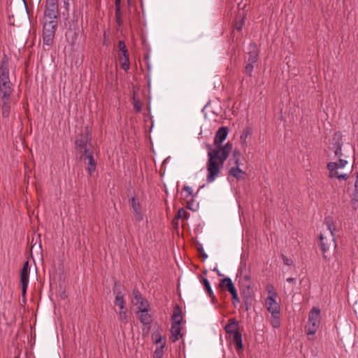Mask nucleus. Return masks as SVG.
Returning <instances> with one entry per match:
<instances>
[{
    "instance_id": "obj_1",
    "label": "nucleus",
    "mask_w": 358,
    "mask_h": 358,
    "mask_svg": "<svg viewBox=\"0 0 358 358\" xmlns=\"http://www.w3.org/2000/svg\"><path fill=\"white\" fill-rule=\"evenodd\" d=\"M228 135L227 127H220L215 133L214 138L215 148L211 145H207L208 160L206 162V182H213L220 176L224 167V164L233 150V145L227 142L224 145L222 143L225 141Z\"/></svg>"
},
{
    "instance_id": "obj_2",
    "label": "nucleus",
    "mask_w": 358,
    "mask_h": 358,
    "mask_svg": "<svg viewBox=\"0 0 358 358\" xmlns=\"http://www.w3.org/2000/svg\"><path fill=\"white\" fill-rule=\"evenodd\" d=\"M13 84L10 80L9 64L7 59L2 60L0 65V101L2 116L8 118L10 112Z\"/></svg>"
},
{
    "instance_id": "obj_3",
    "label": "nucleus",
    "mask_w": 358,
    "mask_h": 358,
    "mask_svg": "<svg viewBox=\"0 0 358 358\" xmlns=\"http://www.w3.org/2000/svg\"><path fill=\"white\" fill-rule=\"evenodd\" d=\"M321 310L319 308L313 307L308 314V322L305 331L308 336H314L320 327Z\"/></svg>"
},
{
    "instance_id": "obj_4",
    "label": "nucleus",
    "mask_w": 358,
    "mask_h": 358,
    "mask_svg": "<svg viewBox=\"0 0 358 358\" xmlns=\"http://www.w3.org/2000/svg\"><path fill=\"white\" fill-rule=\"evenodd\" d=\"M182 311L178 306L174 308L172 315V324H171V339L173 342H176L182 337Z\"/></svg>"
},
{
    "instance_id": "obj_5",
    "label": "nucleus",
    "mask_w": 358,
    "mask_h": 358,
    "mask_svg": "<svg viewBox=\"0 0 358 358\" xmlns=\"http://www.w3.org/2000/svg\"><path fill=\"white\" fill-rule=\"evenodd\" d=\"M57 19H45L43 30V44L48 46L50 45L55 36Z\"/></svg>"
},
{
    "instance_id": "obj_6",
    "label": "nucleus",
    "mask_w": 358,
    "mask_h": 358,
    "mask_svg": "<svg viewBox=\"0 0 358 358\" xmlns=\"http://www.w3.org/2000/svg\"><path fill=\"white\" fill-rule=\"evenodd\" d=\"M348 164V160L345 159H340L337 162H329L327 164V169L329 171L330 178H337L340 180H345L348 179V176L346 173L338 174V169H343Z\"/></svg>"
},
{
    "instance_id": "obj_7",
    "label": "nucleus",
    "mask_w": 358,
    "mask_h": 358,
    "mask_svg": "<svg viewBox=\"0 0 358 358\" xmlns=\"http://www.w3.org/2000/svg\"><path fill=\"white\" fill-rule=\"evenodd\" d=\"M115 293V305L118 307L116 310L119 315L120 320L122 322L126 324L128 322L127 308L125 306V301L122 294L120 292L114 290Z\"/></svg>"
},
{
    "instance_id": "obj_8",
    "label": "nucleus",
    "mask_w": 358,
    "mask_h": 358,
    "mask_svg": "<svg viewBox=\"0 0 358 358\" xmlns=\"http://www.w3.org/2000/svg\"><path fill=\"white\" fill-rule=\"evenodd\" d=\"M320 248L324 254L328 252L330 248H336V244L335 242V236L332 234H326V233H321L320 235Z\"/></svg>"
},
{
    "instance_id": "obj_9",
    "label": "nucleus",
    "mask_w": 358,
    "mask_h": 358,
    "mask_svg": "<svg viewBox=\"0 0 358 358\" xmlns=\"http://www.w3.org/2000/svg\"><path fill=\"white\" fill-rule=\"evenodd\" d=\"M80 33V28L76 24L69 25L65 33V38L69 45L74 46L76 44Z\"/></svg>"
},
{
    "instance_id": "obj_10",
    "label": "nucleus",
    "mask_w": 358,
    "mask_h": 358,
    "mask_svg": "<svg viewBox=\"0 0 358 358\" xmlns=\"http://www.w3.org/2000/svg\"><path fill=\"white\" fill-rule=\"evenodd\" d=\"M29 262H25L20 272V282L22 285V296L25 300L26 293L29 285Z\"/></svg>"
},
{
    "instance_id": "obj_11",
    "label": "nucleus",
    "mask_w": 358,
    "mask_h": 358,
    "mask_svg": "<svg viewBox=\"0 0 358 358\" xmlns=\"http://www.w3.org/2000/svg\"><path fill=\"white\" fill-rule=\"evenodd\" d=\"M58 14V0H46L45 19H57Z\"/></svg>"
},
{
    "instance_id": "obj_12",
    "label": "nucleus",
    "mask_w": 358,
    "mask_h": 358,
    "mask_svg": "<svg viewBox=\"0 0 358 358\" xmlns=\"http://www.w3.org/2000/svg\"><path fill=\"white\" fill-rule=\"evenodd\" d=\"M343 141L341 134L340 133L335 134L333 138L332 148L334 150V155L340 159H345L348 157L346 153L342 152Z\"/></svg>"
},
{
    "instance_id": "obj_13",
    "label": "nucleus",
    "mask_w": 358,
    "mask_h": 358,
    "mask_svg": "<svg viewBox=\"0 0 358 358\" xmlns=\"http://www.w3.org/2000/svg\"><path fill=\"white\" fill-rule=\"evenodd\" d=\"M268 311L271 314L273 318L279 319L280 306L276 301V299L267 297L265 301Z\"/></svg>"
},
{
    "instance_id": "obj_14",
    "label": "nucleus",
    "mask_w": 358,
    "mask_h": 358,
    "mask_svg": "<svg viewBox=\"0 0 358 358\" xmlns=\"http://www.w3.org/2000/svg\"><path fill=\"white\" fill-rule=\"evenodd\" d=\"M85 158L87 160V163L88 165V166L87 168V171L89 175H92L95 171V169H96V162L93 157V152H92V151H90L88 149H85Z\"/></svg>"
},
{
    "instance_id": "obj_15",
    "label": "nucleus",
    "mask_w": 358,
    "mask_h": 358,
    "mask_svg": "<svg viewBox=\"0 0 358 358\" xmlns=\"http://www.w3.org/2000/svg\"><path fill=\"white\" fill-rule=\"evenodd\" d=\"M129 201L131 206V208L134 211L135 218L138 221H141L143 219V215L140 203L136 199L134 196H133L129 200Z\"/></svg>"
},
{
    "instance_id": "obj_16",
    "label": "nucleus",
    "mask_w": 358,
    "mask_h": 358,
    "mask_svg": "<svg viewBox=\"0 0 358 358\" xmlns=\"http://www.w3.org/2000/svg\"><path fill=\"white\" fill-rule=\"evenodd\" d=\"M248 62H257L259 57L258 48L255 43H251L249 45Z\"/></svg>"
},
{
    "instance_id": "obj_17",
    "label": "nucleus",
    "mask_w": 358,
    "mask_h": 358,
    "mask_svg": "<svg viewBox=\"0 0 358 358\" xmlns=\"http://www.w3.org/2000/svg\"><path fill=\"white\" fill-rule=\"evenodd\" d=\"M150 308H145L138 311V318L141 323L143 324H148L150 323V315L149 314Z\"/></svg>"
},
{
    "instance_id": "obj_18",
    "label": "nucleus",
    "mask_w": 358,
    "mask_h": 358,
    "mask_svg": "<svg viewBox=\"0 0 358 358\" xmlns=\"http://www.w3.org/2000/svg\"><path fill=\"white\" fill-rule=\"evenodd\" d=\"M324 223L327 227V231H324L323 233H326V234H332L333 236H335L334 232L336 230V227L334 225L333 218L330 216L326 217Z\"/></svg>"
},
{
    "instance_id": "obj_19",
    "label": "nucleus",
    "mask_w": 358,
    "mask_h": 358,
    "mask_svg": "<svg viewBox=\"0 0 358 358\" xmlns=\"http://www.w3.org/2000/svg\"><path fill=\"white\" fill-rule=\"evenodd\" d=\"M226 332L231 336L234 334L235 332H238V322L236 319H230L229 320V324H227L224 327Z\"/></svg>"
},
{
    "instance_id": "obj_20",
    "label": "nucleus",
    "mask_w": 358,
    "mask_h": 358,
    "mask_svg": "<svg viewBox=\"0 0 358 358\" xmlns=\"http://www.w3.org/2000/svg\"><path fill=\"white\" fill-rule=\"evenodd\" d=\"M200 282L203 285V287H205V289L208 294V295L212 298L213 299H214L215 298V296L214 294V292L211 288V286H210V282L209 280L207 279V278H203V277H201L200 278Z\"/></svg>"
},
{
    "instance_id": "obj_21",
    "label": "nucleus",
    "mask_w": 358,
    "mask_h": 358,
    "mask_svg": "<svg viewBox=\"0 0 358 358\" xmlns=\"http://www.w3.org/2000/svg\"><path fill=\"white\" fill-rule=\"evenodd\" d=\"M232 336V341L236 344L237 348V352L239 353V350H242L243 349V340L241 334L238 332H235Z\"/></svg>"
},
{
    "instance_id": "obj_22",
    "label": "nucleus",
    "mask_w": 358,
    "mask_h": 358,
    "mask_svg": "<svg viewBox=\"0 0 358 358\" xmlns=\"http://www.w3.org/2000/svg\"><path fill=\"white\" fill-rule=\"evenodd\" d=\"M122 56L120 57V60L121 62V67L127 71L129 69V55L128 52H121Z\"/></svg>"
},
{
    "instance_id": "obj_23",
    "label": "nucleus",
    "mask_w": 358,
    "mask_h": 358,
    "mask_svg": "<svg viewBox=\"0 0 358 358\" xmlns=\"http://www.w3.org/2000/svg\"><path fill=\"white\" fill-rule=\"evenodd\" d=\"M229 175L237 179L243 178L245 173L239 168V166L232 167L229 171Z\"/></svg>"
},
{
    "instance_id": "obj_24",
    "label": "nucleus",
    "mask_w": 358,
    "mask_h": 358,
    "mask_svg": "<svg viewBox=\"0 0 358 358\" xmlns=\"http://www.w3.org/2000/svg\"><path fill=\"white\" fill-rule=\"evenodd\" d=\"M233 285H234V283H233L232 280L229 277H225V278L221 279L220 281V287L222 289H224L226 290L229 289V287Z\"/></svg>"
},
{
    "instance_id": "obj_25",
    "label": "nucleus",
    "mask_w": 358,
    "mask_h": 358,
    "mask_svg": "<svg viewBox=\"0 0 358 358\" xmlns=\"http://www.w3.org/2000/svg\"><path fill=\"white\" fill-rule=\"evenodd\" d=\"M228 292L231 294V298L233 300V303L235 306H236L238 303H239L240 300L239 297L238 296L237 291L236 289V287L234 285H231L229 289H227Z\"/></svg>"
},
{
    "instance_id": "obj_26",
    "label": "nucleus",
    "mask_w": 358,
    "mask_h": 358,
    "mask_svg": "<svg viewBox=\"0 0 358 358\" xmlns=\"http://www.w3.org/2000/svg\"><path fill=\"white\" fill-rule=\"evenodd\" d=\"M251 133H252V131H251L250 128H245L243 131V133L240 137V140H241V143L244 146L247 145V138H248V136H250L251 134Z\"/></svg>"
},
{
    "instance_id": "obj_27",
    "label": "nucleus",
    "mask_w": 358,
    "mask_h": 358,
    "mask_svg": "<svg viewBox=\"0 0 358 358\" xmlns=\"http://www.w3.org/2000/svg\"><path fill=\"white\" fill-rule=\"evenodd\" d=\"M266 290L267 291L268 296L267 297H271L273 299H277L278 293L275 291L274 287L271 284H267L266 286Z\"/></svg>"
},
{
    "instance_id": "obj_28",
    "label": "nucleus",
    "mask_w": 358,
    "mask_h": 358,
    "mask_svg": "<svg viewBox=\"0 0 358 358\" xmlns=\"http://www.w3.org/2000/svg\"><path fill=\"white\" fill-rule=\"evenodd\" d=\"M165 342L162 343L159 346H157L154 352V358H162L164 355V348L165 347Z\"/></svg>"
},
{
    "instance_id": "obj_29",
    "label": "nucleus",
    "mask_w": 358,
    "mask_h": 358,
    "mask_svg": "<svg viewBox=\"0 0 358 358\" xmlns=\"http://www.w3.org/2000/svg\"><path fill=\"white\" fill-rule=\"evenodd\" d=\"M352 207L354 210L358 209V189L354 191L352 198L351 200Z\"/></svg>"
},
{
    "instance_id": "obj_30",
    "label": "nucleus",
    "mask_w": 358,
    "mask_h": 358,
    "mask_svg": "<svg viewBox=\"0 0 358 358\" xmlns=\"http://www.w3.org/2000/svg\"><path fill=\"white\" fill-rule=\"evenodd\" d=\"M133 105L134 108L136 110V113H140L141 111L142 108V103L139 99L136 98V96H133Z\"/></svg>"
},
{
    "instance_id": "obj_31",
    "label": "nucleus",
    "mask_w": 358,
    "mask_h": 358,
    "mask_svg": "<svg viewBox=\"0 0 358 358\" xmlns=\"http://www.w3.org/2000/svg\"><path fill=\"white\" fill-rule=\"evenodd\" d=\"M86 143H87L86 139L82 136L80 138H77L76 140V147L80 149H84V150L87 149L86 148Z\"/></svg>"
},
{
    "instance_id": "obj_32",
    "label": "nucleus",
    "mask_w": 358,
    "mask_h": 358,
    "mask_svg": "<svg viewBox=\"0 0 358 358\" xmlns=\"http://www.w3.org/2000/svg\"><path fill=\"white\" fill-rule=\"evenodd\" d=\"M256 62H248L247 64L245 65L244 68V73H245L248 76H251L253 69H254V64Z\"/></svg>"
},
{
    "instance_id": "obj_33",
    "label": "nucleus",
    "mask_w": 358,
    "mask_h": 358,
    "mask_svg": "<svg viewBox=\"0 0 358 358\" xmlns=\"http://www.w3.org/2000/svg\"><path fill=\"white\" fill-rule=\"evenodd\" d=\"M152 338L155 344H159L162 341V336L158 331L152 333Z\"/></svg>"
},
{
    "instance_id": "obj_34",
    "label": "nucleus",
    "mask_w": 358,
    "mask_h": 358,
    "mask_svg": "<svg viewBox=\"0 0 358 358\" xmlns=\"http://www.w3.org/2000/svg\"><path fill=\"white\" fill-rule=\"evenodd\" d=\"M240 155L241 153L238 150L236 149L233 151L232 157L234 159V164L237 166H239L240 165Z\"/></svg>"
},
{
    "instance_id": "obj_35",
    "label": "nucleus",
    "mask_w": 358,
    "mask_h": 358,
    "mask_svg": "<svg viewBox=\"0 0 358 358\" xmlns=\"http://www.w3.org/2000/svg\"><path fill=\"white\" fill-rule=\"evenodd\" d=\"M138 303H139L138 310L141 309H144L145 308H150L148 301L145 300L144 299H141V301L138 302Z\"/></svg>"
},
{
    "instance_id": "obj_36",
    "label": "nucleus",
    "mask_w": 358,
    "mask_h": 358,
    "mask_svg": "<svg viewBox=\"0 0 358 358\" xmlns=\"http://www.w3.org/2000/svg\"><path fill=\"white\" fill-rule=\"evenodd\" d=\"M177 217L178 218H181V219H187V213L183 208H180L178 212Z\"/></svg>"
},
{
    "instance_id": "obj_37",
    "label": "nucleus",
    "mask_w": 358,
    "mask_h": 358,
    "mask_svg": "<svg viewBox=\"0 0 358 358\" xmlns=\"http://www.w3.org/2000/svg\"><path fill=\"white\" fill-rule=\"evenodd\" d=\"M118 47H119L121 52H127V49L126 45L123 41H119Z\"/></svg>"
},
{
    "instance_id": "obj_38",
    "label": "nucleus",
    "mask_w": 358,
    "mask_h": 358,
    "mask_svg": "<svg viewBox=\"0 0 358 358\" xmlns=\"http://www.w3.org/2000/svg\"><path fill=\"white\" fill-rule=\"evenodd\" d=\"M118 47H119L121 52H127V49L126 45L123 41H119Z\"/></svg>"
},
{
    "instance_id": "obj_39",
    "label": "nucleus",
    "mask_w": 358,
    "mask_h": 358,
    "mask_svg": "<svg viewBox=\"0 0 358 358\" xmlns=\"http://www.w3.org/2000/svg\"><path fill=\"white\" fill-rule=\"evenodd\" d=\"M184 191L186 192L187 196H193V190L191 187L189 186H185L184 187Z\"/></svg>"
},
{
    "instance_id": "obj_40",
    "label": "nucleus",
    "mask_w": 358,
    "mask_h": 358,
    "mask_svg": "<svg viewBox=\"0 0 358 358\" xmlns=\"http://www.w3.org/2000/svg\"><path fill=\"white\" fill-rule=\"evenodd\" d=\"M64 3V7L66 12H69V1L70 0H62Z\"/></svg>"
},
{
    "instance_id": "obj_41",
    "label": "nucleus",
    "mask_w": 358,
    "mask_h": 358,
    "mask_svg": "<svg viewBox=\"0 0 358 358\" xmlns=\"http://www.w3.org/2000/svg\"><path fill=\"white\" fill-rule=\"evenodd\" d=\"M134 298L136 300L137 303L139 302L141 299H143L141 295L140 294V293L138 291L134 292Z\"/></svg>"
},
{
    "instance_id": "obj_42",
    "label": "nucleus",
    "mask_w": 358,
    "mask_h": 358,
    "mask_svg": "<svg viewBox=\"0 0 358 358\" xmlns=\"http://www.w3.org/2000/svg\"><path fill=\"white\" fill-rule=\"evenodd\" d=\"M134 298L136 300L137 303L139 302L141 299H143L141 295L140 294V293L138 291L134 292Z\"/></svg>"
},
{
    "instance_id": "obj_43",
    "label": "nucleus",
    "mask_w": 358,
    "mask_h": 358,
    "mask_svg": "<svg viewBox=\"0 0 358 358\" xmlns=\"http://www.w3.org/2000/svg\"><path fill=\"white\" fill-rule=\"evenodd\" d=\"M243 20H241L239 22H236V29L238 31L241 30L242 27H243Z\"/></svg>"
},
{
    "instance_id": "obj_44",
    "label": "nucleus",
    "mask_w": 358,
    "mask_h": 358,
    "mask_svg": "<svg viewBox=\"0 0 358 358\" xmlns=\"http://www.w3.org/2000/svg\"><path fill=\"white\" fill-rule=\"evenodd\" d=\"M280 325V322L278 321V319H274L273 320V326L275 327H278Z\"/></svg>"
},
{
    "instance_id": "obj_45",
    "label": "nucleus",
    "mask_w": 358,
    "mask_h": 358,
    "mask_svg": "<svg viewBox=\"0 0 358 358\" xmlns=\"http://www.w3.org/2000/svg\"><path fill=\"white\" fill-rule=\"evenodd\" d=\"M355 187V189H358V172L357 173V175H356Z\"/></svg>"
},
{
    "instance_id": "obj_46",
    "label": "nucleus",
    "mask_w": 358,
    "mask_h": 358,
    "mask_svg": "<svg viewBox=\"0 0 358 358\" xmlns=\"http://www.w3.org/2000/svg\"><path fill=\"white\" fill-rule=\"evenodd\" d=\"M287 281L288 282H292V283H293V282H296V279H295V278H288L287 279Z\"/></svg>"
},
{
    "instance_id": "obj_47",
    "label": "nucleus",
    "mask_w": 358,
    "mask_h": 358,
    "mask_svg": "<svg viewBox=\"0 0 358 358\" xmlns=\"http://www.w3.org/2000/svg\"><path fill=\"white\" fill-rule=\"evenodd\" d=\"M284 262L286 264L289 265V259L286 257L284 258Z\"/></svg>"
},
{
    "instance_id": "obj_48",
    "label": "nucleus",
    "mask_w": 358,
    "mask_h": 358,
    "mask_svg": "<svg viewBox=\"0 0 358 358\" xmlns=\"http://www.w3.org/2000/svg\"><path fill=\"white\" fill-rule=\"evenodd\" d=\"M202 256H203V257L204 259L208 258V255H207L206 253H203V254H202Z\"/></svg>"
},
{
    "instance_id": "obj_49",
    "label": "nucleus",
    "mask_w": 358,
    "mask_h": 358,
    "mask_svg": "<svg viewBox=\"0 0 358 358\" xmlns=\"http://www.w3.org/2000/svg\"><path fill=\"white\" fill-rule=\"evenodd\" d=\"M116 1V5L117 6L120 3V0H115Z\"/></svg>"
},
{
    "instance_id": "obj_50",
    "label": "nucleus",
    "mask_w": 358,
    "mask_h": 358,
    "mask_svg": "<svg viewBox=\"0 0 358 358\" xmlns=\"http://www.w3.org/2000/svg\"><path fill=\"white\" fill-rule=\"evenodd\" d=\"M15 358H18V357H15Z\"/></svg>"
}]
</instances>
